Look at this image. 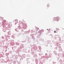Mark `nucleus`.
<instances>
[{"mask_svg": "<svg viewBox=\"0 0 64 64\" xmlns=\"http://www.w3.org/2000/svg\"><path fill=\"white\" fill-rule=\"evenodd\" d=\"M47 6L48 7H49V4H47Z\"/></svg>", "mask_w": 64, "mask_h": 64, "instance_id": "1", "label": "nucleus"}, {"mask_svg": "<svg viewBox=\"0 0 64 64\" xmlns=\"http://www.w3.org/2000/svg\"><path fill=\"white\" fill-rule=\"evenodd\" d=\"M58 31H59V29H56V31H58Z\"/></svg>", "mask_w": 64, "mask_h": 64, "instance_id": "2", "label": "nucleus"}, {"mask_svg": "<svg viewBox=\"0 0 64 64\" xmlns=\"http://www.w3.org/2000/svg\"><path fill=\"white\" fill-rule=\"evenodd\" d=\"M58 18V17H56V18H54V19H57Z\"/></svg>", "mask_w": 64, "mask_h": 64, "instance_id": "3", "label": "nucleus"}, {"mask_svg": "<svg viewBox=\"0 0 64 64\" xmlns=\"http://www.w3.org/2000/svg\"><path fill=\"white\" fill-rule=\"evenodd\" d=\"M54 33H55V32H56V31H54Z\"/></svg>", "mask_w": 64, "mask_h": 64, "instance_id": "4", "label": "nucleus"}, {"mask_svg": "<svg viewBox=\"0 0 64 64\" xmlns=\"http://www.w3.org/2000/svg\"><path fill=\"white\" fill-rule=\"evenodd\" d=\"M16 21V20H15V21Z\"/></svg>", "mask_w": 64, "mask_h": 64, "instance_id": "5", "label": "nucleus"}, {"mask_svg": "<svg viewBox=\"0 0 64 64\" xmlns=\"http://www.w3.org/2000/svg\"><path fill=\"white\" fill-rule=\"evenodd\" d=\"M38 29H39V28H38Z\"/></svg>", "mask_w": 64, "mask_h": 64, "instance_id": "6", "label": "nucleus"}]
</instances>
